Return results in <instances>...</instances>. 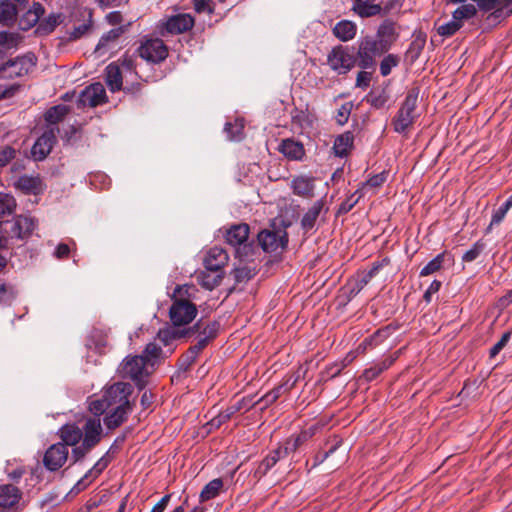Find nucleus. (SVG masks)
<instances>
[{"instance_id": "obj_1", "label": "nucleus", "mask_w": 512, "mask_h": 512, "mask_svg": "<svg viewBox=\"0 0 512 512\" xmlns=\"http://www.w3.org/2000/svg\"><path fill=\"white\" fill-rule=\"evenodd\" d=\"M132 392L131 384L115 382L103 389L101 398L90 400L88 408L94 416H101L110 408L133 406L129 400Z\"/></svg>"}, {"instance_id": "obj_2", "label": "nucleus", "mask_w": 512, "mask_h": 512, "mask_svg": "<svg viewBox=\"0 0 512 512\" xmlns=\"http://www.w3.org/2000/svg\"><path fill=\"white\" fill-rule=\"evenodd\" d=\"M419 93L420 91L418 87H413L408 90L404 101L392 119V125L395 132L399 134L407 133L420 116L417 109Z\"/></svg>"}, {"instance_id": "obj_3", "label": "nucleus", "mask_w": 512, "mask_h": 512, "mask_svg": "<svg viewBox=\"0 0 512 512\" xmlns=\"http://www.w3.org/2000/svg\"><path fill=\"white\" fill-rule=\"evenodd\" d=\"M357 51L355 59L357 66L363 70L375 71L377 65V58L381 57L386 51L379 46L374 40L373 36L366 35L361 37L357 42Z\"/></svg>"}, {"instance_id": "obj_4", "label": "nucleus", "mask_w": 512, "mask_h": 512, "mask_svg": "<svg viewBox=\"0 0 512 512\" xmlns=\"http://www.w3.org/2000/svg\"><path fill=\"white\" fill-rule=\"evenodd\" d=\"M37 58L27 53L10 59L0 66V79H14L27 75L36 65Z\"/></svg>"}, {"instance_id": "obj_5", "label": "nucleus", "mask_w": 512, "mask_h": 512, "mask_svg": "<svg viewBox=\"0 0 512 512\" xmlns=\"http://www.w3.org/2000/svg\"><path fill=\"white\" fill-rule=\"evenodd\" d=\"M329 67L339 75L348 73L355 65V53L353 48L348 46H335L327 56Z\"/></svg>"}, {"instance_id": "obj_6", "label": "nucleus", "mask_w": 512, "mask_h": 512, "mask_svg": "<svg viewBox=\"0 0 512 512\" xmlns=\"http://www.w3.org/2000/svg\"><path fill=\"white\" fill-rule=\"evenodd\" d=\"M146 358L143 355L127 357L122 363V373L124 377L130 378L139 389L144 388V377L146 373Z\"/></svg>"}, {"instance_id": "obj_7", "label": "nucleus", "mask_w": 512, "mask_h": 512, "mask_svg": "<svg viewBox=\"0 0 512 512\" xmlns=\"http://www.w3.org/2000/svg\"><path fill=\"white\" fill-rule=\"evenodd\" d=\"M257 238L259 245L267 253L282 252L288 244V234L283 230H263Z\"/></svg>"}, {"instance_id": "obj_8", "label": "nucleus", "mask_w": 512, "mask_h": 512, "mask_svg": "<svg viewBox=\"0 0 512 512\" xmlns=\"http://www.w3.org/2000/svg\"><path fill=\"white\" fill-rule=\"evenodd\" d=\"M195 303L172 302L169 308V318L173 326L181 327L190 324L197 316Z\"/></svg>"}, {"instance_id": "obj_9", "label": "nucleus", "mask_w": 512, "mask_h": 512, "mask_svg": "<svg viewBox=\"0 0 512 512\" xmlns=\"http://www.w3.org/2000/svg\"><path fill=\"white\" fill-rule=\"evenodd\" d=\"M139 56L152 63H160L168 56L167 46L161 39L146 40L138 49Z\"/></svg>"}, {"instance_id": "obj_10", "label": "nucleus", "mask_w": 512, "mask_h": 512, "mask_svg": "<svg viewBox=\"0 0 512 512\" xmlns=\"http://www.w3.org/2000/svg\"><path fill=\"white\" fill-rule=\"evenodd\" d=\"M373 37L379 46L388 52L399 37V26L395 21L386 19L378 26Z\"/></svg>"}, {"instance_id": "obj_11", "label": "nucleus", "mask_w": 512, "mask_h": 512, "mask_svg": "<svg viewBox=\"0 0 512 512\" xmlns=\"http://www.w3.org/2000/svg\"><path fill=\"white\" fill-rule=\"evenodd\" d=\"M68 455L69 451L65 444L55 443L46 450L43 465L48 471H58L66 463Z\"/></svg>"}, {"instance_id": "obj_12", "label": "nucleus", "mask_w": 512, "mask_h": 512, "mask_svg": "<svg viewBox=\"0 0 512 512\" xmlns=\"http://www.w3.org/2000/svg\"><path fill=\"white\" fill-rule=\"evenodd\" d=\"M79 107H97L107 102L104 86L100 82L87 86L78 97Z\"/></svg>"}, {"instance_id": "obj_13", "label": "nucleus", "mask_w": 512, "mask_h": 512, "mask_svg": "<svg viewBox=\"0 0 512 512\" xmlns=\"http://www.w3.org/2000/svg\"><path fill=\"white\" fill-rule=\"evenodd\" d=\"M194 18L188 13H181L169 17L162 25L161 34H181L193 28Z\"/></svg>"}, {"instance_id": "obj_14", "label": "nucleus", "mask_w": 512, "mask_h": 512, "mask_svg": "<svg viewBox=\"0 0 512 512\" xmlns=\"http://www.w3.org/2000/svg\"><path fill=\"white\" fill-rule=\"evenodd\" d=\"M56 129L50 127L34 143L31 153L35 160L41 161L47 157L56 143Z\"/></svg>"}, {"instance_id": "obj_15", "label": "nucleus", "mask_w": 512, "mask_h": 512, "mask_svg": "<svg viewBox=\"0 0 512 512\" xmlns=\"http://www.w3.org/2000/svg\"><path fill=\"white\" fill-rule=\"evenodd\" d=\"M200 323H195L193 326L182 329V330H176L171 327H165L163 329H160L157 333V339L164 345L169 346L174 341L180 339V338H190L195 334V331L200 328Z\"/></svg>"}, {"instance_id": "obj_16", "label": "nucleus", "mask_w": 512, "mask_h": 512, "mask_svg": "<svg viewBox=\"0 0 512 512\" xmlns=\"http://www.w3.org/2000/svg\"><path fill=\"white\" fill-rule=\"evenodd\" d=\"M82 442L86 446L95 447L102 439V425L99 416L90 417L85 421L83 428Z\"/></svg>"}, {"instance_id": "obj_17", "label": "nucleus", "mask_w": 512, "mask_h": 512, "mask_svg": "<svg viewBox=\"0 0 512 512\" xmlns=\"http://www.w3.org/2000/svg\"><path fill=\"white\" fill-rule=\"evenodd\" d=\"M37 226V221L30 216L19 215L14 218L11 226L10 235L17 239H27Z\"/></svg>"}, {"instance_id": "obj_18", "label": "nucleus", "mask_w": 512, "mask_h": 512, "mask_svg": "<svg viewBox=\"0 0 512 512\" xmlns=\"http://www.w3.org/2000/svg\"><path fill=\"white\" fill-rule=\"evenodd\" d=\"M28 0H7L0 4V22L6 25L13 23L26 8Z\"/></svg>"}, {"instance_id": "obj_19", "label": "nucleus", "mask_w": 512, "mask_h": 512, "mask_svg": "<svg viewBox=\"0 0 512 512\" xmlns=\"http://www.w3.org/2000/svg\"><path fill=\"white\" fill-rule=\"evenodd\" d=\"M397 326L393 324H389L385 327L378 329L371 336L365 338L357 347V351L361 353H365L368 349H372L379 344H381L385 339H387L395 330Z\"/></svg>"}, {"instance_id": "obj_20", "label": "nucleus", "mask_w": 512, "mask_h": 512, "mask_svg": "<svg viewBox=\"0 0 512 512\" xmlns=\"http://www.w3.org/2000/svg\"><path fill=\"white\" fill-rule=\"evenodd\" d=\"M132 410L133 406L110 408L108 411H106V415L103 418L104 425L109 430L118 428L128 419V416Z\"/></svg>"}, {"instance_id": "obj_21", "label": "nucleus", "mask_w": 512, "mask_h": 512, "mask_svg": "<svg viewBox=\"0 0 512 512\" xmlns=\"http://www.w3.org/2000/svg\"><path fill=\"white\" fill-rule=\"evenodd\" d=\"M45 9L40 3H33V6L22 13L19 14L18 25L19 28L23 31H27L37 23L39 24L40 17L44 14Z\"/></svg>"}, {"instance_id": "obj_22", "label": "nucleus", "mask_w": 512, "mask_h": 512, "mask_svg": "<svg viewBox=\"0 0 512 512\" xmlns=\"http://www.w3.org/2000/svg\"><path fill=\"white\" fill-rule=\"evenodd\" d=\"M227 260L228 255L224 249L213 247L207 252L203 264L208 271L217 272L222 271Z\"/></svg>"}, {"instance_id": "obj_23", "label": "nucleus", "mask_w": 512, "mask_h": 512, "mask_svg": "<svg viewBox=\"0 0 512 512\" xmlns=\"http://www.w3.org/2000/svg\"><path fill=\"white\" fill-rule=\"evenodd\" d=\"M113 446L114 445H112L110 450L86 472V474L77 482L76 487L85 488L93 479L97 478L107 468L112 460L109 453L113 449Z\"/></svg>"}, {"instance_id": "obj_24", "label": "nucleus", "mask_w": 512, "mask_h": 512, "mask_svg": "<svg viewBox=\"0 0 512 512\" xmlns=\"http://www.w3.org/2000/svg\"><path fill=\"white\" fill-rule=\"evenodd\" d=\"M278 150L289 160L299 161L305 156V149L301 142L292 138L283 139Z\"/></svg>"}, {"instance_id": "obj_25", "label": "nucleus", "mask_w": 512, "mask_h": 512, "mask_svg": "<svg viewBox=\"0 0 512 512\" xmlns=\"http://www.w3.org/2000/svg\"><path fill=\"white\" fill-rule=\"evenodd\" d=\"M58 435L62 440L61 443L68 448V446H76L82 440L83 431L75 423H68L59 429Z\"/></svg>"}, {"instance_id": "obj_26", "label": "nucleus", "mask_w": 512, "mask_h": 512, "mask_svg": "<svg viewBox=\"0 0 512 512\" xmlns=\"http://www.w3.org/2000/svg\"><path fill=\"white\" fill-rule=\"evenodd\" d=\"M324 209L323 200H317L313 203V205L307 210V212L303 215L300 225L301 229L308 233L312 231L317 223V220Z\"/></svg>"}, {"instance_id": "obj_27", "label": "nucleus", "mask_w": 512, "mask_h": 512, "mask_svg": "<svg viewBox=\"0 0 512 512\" xmlns=\"http://www.w3.org/2000/svg\"><path fill=\"white\" fill-rule=\"evenodd\" d=\"M249 226L245 223L234 224L227 229L225 239L231 246H238L248 240Z\"/></svg>"}, {"instance_id": "obj_28", "label": "nucleus", "mask_w": 512, "mask_h": 512, "mask_svg": "<svg viewBox=\"0 0 512 512\" xmlns=\"http://www.w3.org/2000/svg\"><path fill=\"white\" fill-rule=\"evenodd\" d=\"M22 493L19 488L12 484L0 485V507L12 508L21 499Z\"/></svg>"}, {"instance_id": "obj_29", "label": "nucleus", "mask_w": 512, "mask_h": 512, "mask_svg": "<svg viewBox=\"0 0 512 512\" xmlns=\"http://www.w3.org/2000/svg\"><path fill=\"white\" fill-rule=\"evenodd\" d=\"M16 186L25 194L38 195L44 190L43 182L38 176H20L16 182Z\"/></svg>"}, {"instance_id": "obj_30", "label": "nucleus", "mask_w": 512, "mask_h": 512, "mask_svg": "<svg viewBox=\"0 0 512 512\" xmlns=\"http://www.w3.org/2000/svg\"><path fill=\"white\" fill-rule=\"evenodd\" d=\"M293 193L305 198L314 196V179L312 177L299 176L292 180Z\"/></svg>"}, {"instance_id": "obj_31", "label": "nucleus", "mask_w": 512, "mask_h": 512, "mask_svg": "<svg viewBox=\"0 0 512 512\" xmlns=\"http://www.w3.org/2000/svg\"><path fill=\"white\" fill-rule=\"evenodd\" d=\"M198 289L193 284L177 285L171 295L172 302H188L194 303L196 299Z\"/></svg>"}, {"instance_id": "obj_32", "label": "nucleus", "mask_w": 512, "mask_h": 512, "mask_svg": "<svg viewBox=\"0 0 512 512\" xmlns=\"http://www.w3.org/2000/svg\"><path fill=\"white\" fill-rule=\"evenodd\" d=\"M354 143V135L350 131H346L335 138L333 150L336 156L346 157L351 151Z\"/></svg>"}, {"instance_id": "obj_33", "label": "nucleus", "mask_w": 512, "mask_h": 512, "mask_svg": "<svg viewBox=\"0 0 512 512\" xmlns=\"http://www.w3.org/2000/svg\"><path fill=\"white\" fill-rule=\"evenodd\" d=\"M356 32V24L349 20H341L333 28V34L343 42L352 40L355 37Z\"/></svg>"}, {"instance_id": "obj_34", "label": "nucleus", "mask_w": 512, "mask_h": 512, "mask_svg": "<svg viewBox=\"0 0 512 512\" xmlns=\"http://www.w3.org/2000/svg\"><path fill=\"white\" fill-rule=\"evenodd\" d=\"M196 278L202 287L208 290H212L221 283L223 279V272H212L205 268V270L196 274Z\"/></svg>"}, {"instance_id": "obj_35", "label": "nucleus", "mask_w": 512, "mask_h": 512, "mask_svg": "<svg viewBox=\"0 0 512 512\" xmlns=\"http://www.w3.org/2000/svg\"><path fill=\"white\" fill-rule=\"evenodd\" d=\"M105 81L111 92H116L122 88V73L119 66L115 63H110L106 69Z\"/></svg>"}, {"instance_id": "obj_36", "label": "nucleus", "mask_w": 512, "mask_h": 512, "mask_svg": "<svg viewBox=\"0 0 512 512\" xmlns=\"http://www.w3.org/2000/svg\"><path fill=\"white\" fill-rule=\"evenodd\" d=\"M63 20L64 15L62 13H51L42 21H39L36 33L39 35H48L53 32L55 28L63 22Z\"/></svg>"}, {"instance_id": "obj_37", "label": "nucleus", "mask_w": 512, "mask_h": 512, "mask_svg": "<svg viewBox=\"0 0 512 512\" xmlns=\"http://www.w3.org/2000/svg\"><path fill=\"white\" fill-rule=\"evenodd\" d=\"M243 402H244V399L237 402L236 404L234 405H231L229 406L228 408H226L224 411H221L218 415H216L215 417H213L209 422H208V425L211 427V428H219L221 427L224 423H226L227 421H229L231 419V417L236 413L238 412L239 410H241L243 408Z\"/></svg>"}, {"instance_id": "obj_38", "label": "nucleus", "mask_w": 512, "mask_h": 512, "mask_svg": "<svg viewBox=\"0 0 512 512\" xmlns=\"http://www.w3.org/2000/svg\"><path fill=\"white\" fill-rule=\"evenodd\" d=\"M124 29L122 27L114 28L103 34L98 44L96 45L95 51L104 53L106 50L111 49L115 46L116 40L122 35Z\"/></svg>"}, {"instance_id": "obj_39", "label": "nucleus", "mask_w": 512, "mask_h": 512, "mask_svg": "<svg viewBox=\"0 0 512 512\" xmlns=\"http://www.w3.org/2000/svg\"><path fill=\"white\" fill-rule=\"evenodd\" d=\"M394 360V358H387L378 363H375L370 368L365 369L360 378L364 379L367 382L373 381L383 371L387 370L393 364Z\"/></svg>"}, {"instance_id": "obj_40", "label": "nucleus", "mask_w": 512, "mask_h": 512, "mask_svg": "<svg viewBox=\"0 0 512 512\" xmlns=\"http://www.w3.org/2000/svg\"><path fill=\"white\" fill-rule=\"evenodd\" d=\"M372 2L373 1H362L353 3L352 9L361 18H368L382 13V7Z\"/></svg>"}, {"instance_id": "obj_41", "label": "nucleus", "mask_w": 512, "mask_h": 512, "mask_svg": "<svg viewBox=\"0 0 512 512\" xmlns=\"http://www.w3.org/2000/svg\"><path fill=\"white\" fill-rule=\"evenodd\" d=\"M223 480L221 478H215L208 482L200 493V501L205 502L217 497L223 488Z\"/></svg>"}, {"instance_id": "obj_42", "label": "nucleus", "mask_w": 512, "mask_h": 512, "mask_svg": "<svg viewBox=\"0 0 512 512\" xmlns=\"http://www.w3.org/2000/svg\"><path fill=\"white\" fill-rule=\"evenodd\" d=\"M286 455L283 453L280 447L273 450L263 461L260 463L256 474L265 475L280 459L285 458Z\"/></svg>"}, {"instance_id": "obj_43", "label": "nucleus", "mask_w": 512, "mask_h": 512, "mask_svg": "<svg viewBox=\"0 0 512 512\" xmlns=\"http://www.w3.org/2000/svg\"><path fill=\"white\" fill-rule=\"evenodd\" d=\"M196 323H200L201 326L198 330L195 331V334L192 337L207 338V340L210 341L216 338L220 327L217 321L204 323L202 320H199Z\"/></svg>"}, {"instance_id": "obj_44", "label": "nucleus", "mask_w": 512, "mask_h": 512, "mask_svg": "<svg viewBox=\"0 0 512 512\" xmlns=\"http://www.w3.org/2000/svg\"><path fill=\"white\" fill-rule=\"evenodd\" d=\"M224 132L227 134V138L229 140L241 141L244 138L243 119H236L233 123H226L224 127Z\"/></svg>"}, {"instance_id": "obj_45", "label": "nucleus", "mask_w": 512, "mask_h": 512, "mask_svg": "<svg viewBox=\"0 0 512 512\" xmlns=\"http://www.w3.org/2000/svg\"><path fill=\"white\" fill-rule=\"evenodd\" d=\"M512 207V194L507 198V200L493 212L490 224L487 227V232L491 231L494 226H498L504 220L506 214Z\"/></svg>"}, {"instance_id": "obj_46", "label": "nucleus", "mask_w": 512, "mask_h": 512, "mask_svg": "<svg viewBox=\"0 0 512 512\" xmlns=\"http://www.w3.org/2000/svg\"><path fill=\"white\" fill-rule=\"evenodd\" d=\"M69 108L65 105H56L49 108L45 115V121L51 125H56L68 114Z\"/></svg>"}, {"instance_id": "obj_47", "label": "nucleus", "mask_w": 512, "mask_h": 512, "mask_svg": "<svg viewBox=\"0 0 512 512\" xmlns=\"http://www.w3.org/2000/svg\"><path fill=\"white\" fill-rule=\"evenodd\" d=\"M304 443H306L305 436H301L299 433L288 437L279 447L287 457L291 453H295Z\"/></svg>"}, {"instance_id": "obj_48", "label": "nucleus", "mask_w": 512, "mask_h": 512, "mask_svg": "<svg viewBox=\"0 0 512 512\" xmlns=\"http://www.w3.org/2000/svg\"><path fill=\"white\" fill-rule=\"evenodd\" d=\"M476 14L477 9L473 4H463L452 13V18L463 25L464 20H469Z\"/></svg>"}, {"instance_id": "obj_49", "label": "nucleus", "mask_w": 512, "mask_h": 512, "mask_svg": "<svg viewBox=\"0 0 512 512\" xmlns=\"http://www.w3.org/2000/svg\"><path fill=\"white\" fill-rule=\"evenodd\" d=\"M284 385H279L269 392H267L265 395H263L258 401L252 403L248 409L254 407L257 404L263 403V406L261 407V410L266 409L270 405H272L281 395L282 389Z\"/></svg>"}, {"instance_id": "obj_50", "label": "nucleus", "mask_w": 512, "mask_h": 512, "mask_svg": "<svg viewBox=\"0 0 512 512\" xmlns=\"http://www.w3.org/2000/svg\"><path fill=\"white\" fill-rule=\"evenodd\" d=\"M444 260L445 253L438 254L421 269L420 276H428L439 271L443 266Z\"/></svg>"}, {"instance_id": "obj_51", "label": "nucleus", "mask_w": 512, "mask_h": 512, "mask_svg": "<svg viewBox=\"0 0 512 512\" xmlns=\"http://www.w3.org/2000/svg\"><path fill=\"white\" fill-rule=\"evenodd\" d=\"M16 208V201L10 194L0 193V218L10 215Z\"/></svg>"}, {"instance_id": "obj_52", "label": "nucleus", "mask_w": 512, "mask_h": 512, "mask_svg": "<svg viewBox=\"0 0 512 512\" xmlns=\"http://www.w3.org/2000/svg\"><path fill=\"white\" fill-rule=\"evenodd\" d=\"M366 102L370 104L372 107L376 109H380L384 107V105L387 103L389 96L384 90H381L379 92L371 91L366 96Z\"/></svg>"}, {"instance_id": "obj_53", "label": "nucleus", "mask_w": 512, "mask_h": 512, "mask_svg": "<svg viewBox=\"0 0 512 512\" xmlns=\"http://www.w3.org/2000/svg\"><path fill=\"white\" fill-rule=\"evenodd\" d=\"M461 28L462 24H459L452 18L449 22L439 25L437 27V33L444 38H449L456 34Z\"/></svg>"}, {"instance_id": "obj_54", "label": "nucleus", "mask_w": 512, "mask_h": 512, "mask_svg": "<svg viewBox=\"0 0 512 512\" xmlns=\"http://www.w3.org/2000/svg\"><path fill=\"white\" fill-rule=\"evenodd\" d=\"M399 64V57L394 54H388L380 62V74L383 77L388 76L391 70Z\"/></svg>"}, {"instance_id": "obj_55", "label": "nucleus", "mask_w": 512, "mask_h": 512, "mask_svg": "<svg viewBox=\"0 0 512 512\" xmlns=\"http://www.w3.org/2000/svg\"><path fill=\"white\" fill-rule=\"evenodd\" d=\"M193 9L196 13L213 14L215 12V3L212 0H192Z\"/></svg>"}, {"instance_id": "obj_56", "label": "nucleus", "mask_w": 512, "mask_h": 512, "mask_svg": "<svg viewBox=\"0 0 512 512\" xmlns=\"http://www.w3.org/2000/svg\"><path fill=\"white\" fill-rule=\"evenodd\" d=\"M484 248H485V244L483 242H481V241L475 242L473 244V246L463 254L462 260L464 262H472V261L476 260L481 255Z\"/></svg>"}, {"instance_id": "obj_57", "label": "nucleus", "mask_w": 512, "mask_h": 512, "mask_svg": "<svg viewBox=\"0 0 512 512\" xmlns=\"http://www.w3.org/2000/svg\"><path fill=\"white\" fill-rule=\"evenodd\" d=\"M352 107L353 105L351 102H346L342 104L341 107L338 109L336 121L339 125H344L345 123H347Z\"/></svg>"}, {"instance_id": "obj_58", "label": "nucleus", "mask_w": 512, "mask_h": 512, "mask_svg": "<svg viewBox=\"0 0 512 512\" xmlns=\"http://www.w3.org/2000/svg\"><path fill=\"white\" fill-rule=\"evenodd\" d=\"M511 338V331L505 332L500 340L493 345V347L490 349L489 355L491 358L496 357L500 351L507 345Z\"/></svg>"}, {"instance_id": "obj_59", "label": "nucleus", "mask_w": 512, "mask_h": 512, "mask_svg": "<svg viewBox=\"0 0 512 512\" xmlns=\"http://www.w3.org/2000/svg\"><path fill=\"white\" fill-rule=\"evenodd\" d=\"M72 449V460L73 463L81 461L92 449L91 446H86L84 442L80 446H73Z\"/></svg>"}, {"instance_id": "obj_60", "label": "nucleus", "mask_w": 512, "mask_h": 512, "mask_svg": "<svg viewBox=\"0 0 512 512\" xmlns=\"http://www.w3.org/2000/svg\"><path fill=\"white\" fill-rule=\"evenodd\" d=\"M372 70H362L357 74L356 78V86L362 89H366L369 87L371 78H372Z\"/></svg>"}, {"instance_id": "obj_61", "label": "nucleus", "mask_w": 512, "mask_h": 512, "mask_svg": "<svg viewBox=\"0 0 512 512\" xmlns=\"http://www.w3.org/2000/svg\"><path fill=\"white\" fill-rule=\"evenodd\" d=\"M161 347H159L156 343H148L144 349V354L143 355L145 358H146V361L148 360H154V359H157L159 358V356L161 355Z\"/></svg>"}, {"instance_id": "obj_62", "label": "nucleus", "mask_w": 512, "mask_h": 512, "mask_svg": "<svg viewBox=\"0 0 512 512\" xmlns=\"http://www.w3.org/2000/svg\"><path fill=\"white\" fill-rule=\"evenodd\" d=\"M0 46L8 49L15 48L17 46V37L9 32H0Z\"/></svg>"}, {"instance_id": "obj_63", "label": "nucleus", "mask_w": 512, "mask_h": 512, "mask_svg": "<svg viewBox=\"0 0 512 512\" xmlns=\"http://www.w3.org/2000/svg\"><path fill=\"white\" fill-rule=\"evenodd\" d=\"M197 358L193 356L192 352L186 351L178 361L180 370L187 371Z\"/></svg>"}, {"instance_id": "obj_64", "label": "nucleus", "mask_w": 512, "mask_h": 512, "mask_svg": "<svg viewBox=\"0 0 512 512\" xmlns=\"http://www.w3.org/2000/svg\"><path fill=\"white\" fill-rule=\"evenodd\" d=\"M387 179V173L385 171L371 176L365 183L364 186H370L373 188L380 187Z\"/></svg>"}]
</instances>
